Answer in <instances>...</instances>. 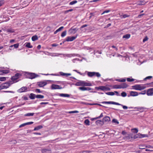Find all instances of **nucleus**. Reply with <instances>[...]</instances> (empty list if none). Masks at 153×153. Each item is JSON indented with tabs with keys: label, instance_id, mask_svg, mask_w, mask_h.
Here are the masks:
<instances>
[{
	"label": "nucleus",
	"instance_id": "nucleus-1",
	"mask_svg": "<svg viewBox=\"0 0 153 153\" xmlns=\"http://www.w3.org/2000/svg\"><path fill=\"white\" fill-rule=\"evenodd\" d=\"M148 137V136L147 134H141L140 133H138L134 135L133 136V139L137 138H142L144 137Z\"/></svg>",
	"mask_w": 153,
	"mask_h": 153
},
{
	"label": "nucleus",
	"instance_id": "nucleus-2",
	"mask_svg": "<svg viewBox=\"0 0 153 153\" xmlns=\"http://www.w3.org/2000/svg\"><path fill=\"white\" fill-rule=\"evenodd\" d=\"M132 87L136 90H138L140 91L143 90L146 88V87L143 86H141L140 85H137L133 86Z\"/></svg>",
	"mask_w": 153,
	"mask_h": 153
},
{
	"label": "nucleus",
	"instance_id": "nucleus-3",
	"mask_svg": "<svg viewBox=\"0 0 153 153\" xmlns=\"http://www.w3.org/2000/svg\"><path fill=\"white\" fill-rule=\"evenodd\" d=\"M62 87L59 85L52 84L51 86V89H62Z\"/></svg>",
	"mask_w": 153,
	"mask_h": 153
},
{
	"label": "nucleus",
	"instance_id": "nucleus-4",
	"mask_svg": "<svg viewBox=\"0 0 153 153\" xmlns=\"http://www.w3.org/2000/svg\"><path fill=\"white\" fill-rule=\"evenodd\" d=\"M77 36H73L71 37L70 36L67 37L66 38L65 41L67 42L72 41L75 39Z\"/></svg>",
	"mask_w": 153,
	"mask_h": 153
},
{
	"label": "nucleus",
	"instance_id": "nucleus-5",
	"mask_svg": "<svg viewBox=\"0 0 153 153\" xmlns=\"http://www.w3.org/2000/svg\"><path fill=\"white\" fill-rule=\"evenodd\" d=\"M147 94L148 96H152L153 94V88H151L147 90Z\"/></svg>",
	"mask_w": 153,
	"mask_h": 153
},
{
	"label": "nucleus",
	"instance_id": "nucleus-6",
	"mask_svg": "<svg viewBox=\"0 0 153 153\" xmlns=\"http://www.w3.org/2000/svg\"><path fill=\"white\" fill-rule=\"evenodd\" d=\"M47 84L46 82L43 81L37 82V85L40 87H43L45 85Z\"/></svg>",
	"mask_w": 153,
	"mask_h": 153
},
{
	"label": "nucleus",
	"instance_id": "nucleus-7",
	"mask_svg": "<svg viewBox=\"0 0 153 153\" xmlns=\"http://www.w3.org/2000/svg\"><path fill=\"white\" fill-rule=\"evenodd\" d=\"M102 103H105L107 104H114L116 105H120V104L118 103L112 101H109V102H102Z\"/></svg>",
	"mask_w": 153,
	"mask_h": 153
},
{
	"label": "nucleus",
	"instance_id": "nucleus-8",
	"mask_svg": "<svg viewBox=\"0 0 153 153\" xmlns=\"http://www.w3.org/2000/svg\"><path fill=\"white\" fill-rule=\"evenodd\" d=\"M77 30L76 28H73L72 27L69 30L68 32L70 34H74L76 32Z\"/></svg>",
	"mask_w": 153,
	"mask_h": 153
},
{
	"label": "nucleus",
	"instance_id": "nucleus-9",
	"mask_svg": "<svg viewBox=\"0 0 153 153\" xmlns=\"http://www.w3.org/2000/svg\"><path fill=\"white\" fill-rule=\"evenodd\" d=\"M28 76V77L31 79L34 78L37 76L34 73H30Z\"/></svg>",
	"mask_w": 153,
	"mask_h": 153
},
{
	"label": "nucleus",
	"instance_id": "nucleus-10",
	"mask_svg": "<svg viewBox=\"0 0 153 153\" xmlns=\"http://www.w3.org/2000/svg\"><path fill=\"white\" fill-rule=\"evenodd\" d=\"M27 90V88L26 87H23L19 89L18 91L20 93H22L26 91Z\"/></svg>",
	"mask_w": 153,
	"mask_h": 153
},
{
	"label": "nucleus",
	"instance_id": "nucleus-11",
	"mask_svg": "<svg viewBox=\"0 0 153 153\" xmlns=\"http://www.w3.org/2000/svg\"><path fill=\"white\" fill-rule=\"evenodd\" d=\"M124 139L126 140H129L131 139H133V134H128L127 136H126L124 137Z\"/></svg>",
	"mask_w": 153,
	"mask_h": 153
},
{
	"label": "nucleus",
	"instance_id": "nucleus-12",
	"mask_svg": "<svg viewBox=\"0 0 153 153\" xmlns=\"http://www.w3.org/2000/svg\"><path fill=\"white\" fill-rule=\"evenodd\" d=\"M103 123L108 122L110 120V118L108 116H106L105 117L102 119Z\"/></svg>",
	"mask_w": 153,
	"mask_h": 153
},
{
	"label": "nucleus",
	"instance_id": "nucleus-13",
	"mask_svg": "<svg viewBox=\"0 0 153 153\" xmlns=\"http://www.w3.org/2000/svg\"><path fill=\"white\" fill-rule=\"evenodd\" d=\"M96 124L97 125L102 126L104 124L102 120H97L96 122Z\"/></svg>",
	"mask_w": 153,
	"mask_h": 153
},
{
	"label": "nucleus",
	"instance_id": "nucleus-14",
	"mask_svg": "<svg viewBox=\"0 0 153 153\" xmlns=\"http://www.w3.org/2000/svg\"><path fill=\"white\" fill-rule=\"evenodd\" d=\"M79 89L82 91L88 90L90 91L91 90V88L89 87H80L79 88Z\"/></svg>",
	"mask_w": 153,
	"mask_h": 153
},
{
	"label": "nucleus",
	"instance_id": "nucleus-15",
	"mask_svg": "<svg viewBox=\"0 0 153 153\" xmlns=\"http://www.w3.org/2000/svg\"><path fill=\"white\" fill-rule=\"evenodd\" d=\"M130 95L131 96H136L138 95V93L137 92L131 91L130 92Z\"/></svg>",
	"mask_w": 153,
	"mask_h": 153
},
{
	"label": "nucleus",
	"instance_id": "nucleus-16",
	"mask_svg": "<svg viewBox=\"0 0 153 153\" xmlns=\"http://www.w3.org/2000/svg\"><path fill=\"white\" fill-rule=\"evenodd\" d=\"M42 153H51V151L50 150L47 149H43L42 150Z\"/></svg>",
	"mask_w": 153,
	"mask_h": 153
},
{
	"label": "nucleus",
	"instance_id": "nucleus-17",
	"mask_svg": "<svg viewBox=\"0 0 153 153\" xmlns=\"http://www.w3.org/2000/svg\"><path fill=\"white\" fill-rule=\"evenodd\" d=\"M94 72H88L87 75L90 77H92L94 76Z\"/></svg>",
	"mask_w": 153,
	"mask_h": 153
},
{
	"label": "nucleus",
	"instance_id": "nucleus-18",
	"mask_svg": "<svg viewBox=\"0 0 153 153\" xmlns=\"http://www.w3.org/2000/svg\"><path fill=\"white\" fill-rule=\"evenodd\" d=\"M83 81H80L77 82L75 83V85L77 86H83Z\"/></svg>",
	"mask_w": 153,
	"mask_h": 153
},
{
	"label": "nucleus",
	"instance_id": "nucleus-19",
	"mask_svg": "<svg viewBox=\"0 0 153 153\" xmlns=\"http://www.w3.org/2000/svg\"><path fill=\"white\" fill-rule=\"evenodd\" d=\"M36 95L34 94L31 93L30 94V95L29 96L30 98L32 100H33L35 99V98H36Z\"/></svg>",
	"mask_w": 153,
	"mask_h": 153
},
{
	"label": "nucleus",
	"instance_id": "nucleus-20",
	"mask_svg": "<svg viewBox=\"0 0 153 153\" xmlns=\"http://www.w3.org/2000/svg\"><path fill=\"white\" fill-rule=\"evenodd\" d=\"M59 95L62 97H69L70 96L69 94H59Z\"/></svg>",
	"mask_w": 153,
	"mask_h": 153
},
{
	"label": "nucleus",
	"instance_id": "nucleus-21",
	"mask_svg": "<svg viewBox=\"0 0 153 153\" xmlns=\"http://www.w3.org/2000/svg\"><path fill=\"white\" fill-rule=\"evenodd\" d=\"M13 83H12L11 81H10L9 82L4 83V85H5V86H7V88H8L11 85V84H12Z\"/></svg>",
	"mask_w": 153,
	"mask_h": 153
},
{
	"label": "nucleus",
	"instance_id": "nucleus-22",
	"mask_svg": "<svg viewBox=\"0 0 153 153\" xmlns=\"http://www.w3.org/2000/svg\"><path fill=\"white\" fill-rule=\"evenodd\" d=\"M144 0H143L142 1H139L137 2V4L140 5H144L146 3V2L144 4L142 3H144Z\"/></svg>",
	"mask_w": 153,
	"mask_h": 153
},
{
	"label": "nucleus",
	"instance_id": "nucleus-23",
	"mask_svg": "<svg viewBox=\"0 0 153 153\" xmlns=\"http://www.w3.org/2000/svg\"><path fill=\"white\" fill-rule=\"evenodd\" d=\"M121 88H126L128 86V85L126 83H123L120 85Z\"/></svg>",
	"mask_w": 153,
	"mask_h": 153
},
{
	"label": "nucleus",
	"instance_id": "nucleus-24",
	"mask_svg": "<svg viewBox=\"0 0 153 153\" xmlns=\"http://www.w3.org/2000/svg\"><path fill=\"white\" fill-rule=\"evenodd\" d=\"M43 128V126L42 125H39L35 127L34 129V131L38 130Z\"/></svg>",
	"mask_w": 153,
	"mask_h": 153
},
{
	"label": "nucleus",
	"instance_id": "nucleus-25",
	"mask_svg": "<svg viewBox=\"0 0 153 153\" xmlns=\"http://www.w3.org/2000/svg\"><path fill=\"white\" fill-rule=\"evenodd\" d=\"M83 86H91L92 85L91 84L89 83L85 82L83 81Z\"/></svg>",
	"mask_w": 153,
	"mask_h": 153
},
{
	"label": "nucleus",
	"instance_id": "nucleus-26",
	"mask_svg": "<svg viewBox=\"0 0 153 153\" xmlns=\"http://www.w3.org/2000/svg\"><path fill=\"white\" fill-rule=\"evenodd\" d=\"M130 35L129 34H127L124 35L123 38H125L126 39L129 38L130 37Z\"/></svg>",
	"mask_w": 153,
	"mask_h": 153
},
{
	"label": "nucleus",
	"instance_id": "nucleus-27",
	"mask_svg": "<svg viewBox=\"0 0 153 153\" xmlns=\"http://www.w3.org/2000/svg\"><path fill=\"white\" fill-rule=\"evenodd\" d=\"M7 86H5V85L3 84H1L0 86V90L2 89L7 88Z\"/></svg>",
	"mask_w": 153,
	"mask_h": 153
},
{
	"label": "nucleus",
	"instance_id": "nucleus-28",
	"mask_svg": "<svg viewBox=\"0 0 153 153\" xmlns=\"http://www.w3.org/2000/svg\"><path fill=\"white\" fill-rule=\"evenodd\" d=\"M38 39V37L37 36L35 35L33 36L32 37V40L33 41H34Z\"/></svg>",
	"mask_w": 153,
	"mask_h": 153
},
{
	"label": "nucleus",
	"instance_id": "nucleus-29",
	"mask_svg": "<svg viewBox=\"0 0 153 153\" xmlns=\"http://www.w3.org/2000/svg\"><path fill=\"white\" fill-rule=\"evenodd\" d=\"M44 97L43 95L38 94L36 95V98L38 99H43Z\"/></svg>",
	"mask_w": 153,
	"mask_h": 153
},
{
	"label": "nucleus",
	"instance_id": "nucleus-30",
	"mask_svg": "<svg viewBox=\"0 0 153 153\" xmlns=\"http://www.w3.org/2000/svg\"><path fill=\"white\" fill-rule=\"evenodd\" d=\"M106 86H100L98 87V89H100L102 91L105 90Z\"/></svg>",
	"mask_w": 153,
	"mask_h": 153
},
{
	"label": "nucleus",
	"instance_id": "nucleus-31",
	"mask_svg": "<svg viewBox=\"0 0 153 153\" xmlns=\"http://www.w3.org/2000/svg\"><path fill=\"white\" fill-rule=\"evenodd\" d=\"M61 74L62 76H68L71 75V74L70 73H65L63 72H61Z\"/></svg>",
	"mask_w": 153,
	"mask_h": 153
},
{
	"label": "nucleus",
	"instance_id": "nucleus-32",
	"mask_svg": "<svg viewBox=\"0 0 153 153\" xmlns=\"http://www.w3.org/2000/svg\"><path fill=\"white\" fill-rule=\"evenodd\" d=\"M131 131H132L134 133H137L138 132V129L137 128H134L131 129Z\"/></svg>",
	"mask_w": 153,
	"mask_h": 153
},
{
	"label": "nucleus",
	"instance_id": "nucleus-33",
	"mask_svg": "<svg viewBox=\"0 0 153 153\" xmlns=\"http://www.w3.org/2000/svg\"><path fill=\"white\" fill-rule=\"evenodd\" d=\"M25 46L29 48H31L33 47L32 46L30 45V42L27 43Z\"/></svg>",
	"mask_w": 153,
	"mask_h": 153
},
{
	"label": "nucleus",
	"instance_id": "nucleus-34",
	"mask_svg": "<svg viewBox=\"0 0 153 153\" xmlns=\"http://www.w3.org/2000/svg\"><path fill=\"white\" fill-rule=\"evenodd\" d=\"M113 87L114 88H121L120 85H115L113 86Z\"/></svg>",
	"mask_w": 153,
	"mask_h": 153
},
{
	"label": "nucleus",
	"instance_id": "nucleus-35",
	"mask_svg": "<svg viewBox=\"0 0 153 153\" xmlns=\"http://www.w3.org/2000/svg\"><path fill=\"white\" fill-rule=\"evenodd\" d=\"M19 44H16L13 45H11L10 46V48H12L13 47H14L15 48H17L19 46Z\"/></svg>",
	"mask_w": 153,
	"mask_h": 153
},
{
	"label": "nucleus",
	"instance_id": "nucleus-36",
	"mask_svg": "<svg viewBox=\"0 0 153 153\" xmlns=\"http://www.w3.org/2000/svg\"><path fill=\"white\" fill-rule=\"evenodd\" d=\"M105 94L108 95H114V92H110L105 93Z\"/></svg>",
	"mask_w": 153,
	"mask_h": 153
},
{
	"label": "nucleus",
	"instance_id": "nucleus-37",
	"mask_svg": "<svg viewBox=\"0 0 153 153\" xmlns=\"http://www.w3.org/2000/svg\"><path fill=\"white\" fill-rule=\"evenodd\" d=\"M67 31L66 30H65L63 32L61 35V36L62 37L65 36L66 34Z\"/></svg>",
	"mask_w": 153,
	"mask_h": 153
},
{
	"label": "nucleus",
	"instance_id": "nucleus-38",
	"mask_svg": "<svg viewBox=\"0 0 153 153\" xmlns=\"http://www.w3.org/2000/svg\"><path fill=\"white\" fill-rule=\"evenodd\" d=\"M89 123H90V121H89V120L88 119L85 120L84 121L85 123V124L87 125H90Z\"/></svg>",
	"mask_w": 153,
	"mask_h": 153
},
{
	"label": "nucleus",
	"instance_id": "nucleus-39",
	"mask_svg": "<svg viewBox=\"0 0 153 153\" xmlns=\"http://www.w3.org/2000/svg\"><path fill=\"white\" fill-rule=\"evenodd\" d=\"M18 79V78L16 77H15V76H13L11 78V79L14 82Z\"/></svg>",
	"mask_w": 153,
	"mask_h": 153
},
{
	"label": "nucleus",
	"instance_id": "nucleus-40",
	"mask_svg": "<svg viewBox=\"0 0 153 153\" xmlns=\"http://www.w3.org/2000/svg\"><path fill=\"white\" fill-rule=\"evenodd\" d=\"M34 114V113H28L25 115V116H32Z\"/></svg>",
	"mask_w": 153,
	"mask_h": 153
},
{
	"label": "nucleus",
	"instance_id": "nucleus-41",
	"mask_svg": "<svg viewBox=\"0 0 153 153\" xmlns=\"http://www.w3.org/2000/svg\"><path fill=\"white\" fill-rule=\"evenodd\" d=\"M94 76H96L98 77H100L101 76L100 74L98 72H95Z\"/></svg>",
	"mask_w": 153,
	"mask_h": 153
},
{
	"label": "nucleus",
	"instance_id": "nucleus-42",
	"mask_svg": "<svg viewBox=\"0 0 153 153\" xmlns=\"http://www.w3.org/2000/svg\"><path fill=\"white\" fill-rule=\"evenodd\" d=\"M121 96L123 97H125L127 96V94L125 92H123L121 93Z\"/></svg>",
	"mask_w": 153,
	"mask_h": 153
},
{
	"label": "nucleus",
	"instance_id": "nucleus-43",
	"mask_svg": "<svg viewBox=\"0 0 153 153\" xmlns=\"http://www.w3.org/2000/svg\"><path fill=\"white\" fill-rule=\"evenodd\" d=\"M6 80V77H0V81H4Z\"/></svg>",
	"mask_w": 153,
	"mask_h": 153
},
{
	"label": "nucleus",
	"instance_id": "nucleus-44",
	"mask_svg": "<svg viewBox=\"0 0 153 153\" xmlns=\"http://www.w3.org/2000/svg\"><path fill=\"white\" fill-rule=\"evenodd\" d=\"M112 122L113 123H114L116 124H118L119 123V122L117 121V120L116 119H113L112 120Z\"/></svg>",
	"mask_w": 153,
	"mask_h": 153
},
{
	"label": "nucleus",
	"instance_id": "nucleus-45",
	"mask_svg": "<svg viewBox=\"0 0 153 153\" xmlns=\"http://www.w3.org/2000/svg\"><path fill=\"white\" fill-rule=\"evenodd\" d=\"M77 1L76 0L74 1H73L70 2V3L69 4H70V5H72L74 4H75L77 3Z\"/></svg>",
	"mask_w": 153,
	"mask_h": 153
},
{
	"label": "nucleus",
	"instance_id": "nucleus-46",
	"mask_svg": "<svg viewBox=\"0 0 153 153\" xmlns=\"http://www.w3.org/2000/svg\"><path fill=\"white\" fill-rule=\"evenodd\" d=\"M134 109H137L138 110H142L144 109V108L143 107H135L134 108Z\"/></svg>",
	"mask_w": 153,
	"mask_h": 153
},
{
	"label": "nucleus",
	"instance_id": "nucleus-47",
	"mask_svg": "<svg viewBox=\"0 0 153 153\" xmlns=\"http://www.w3.org/2000/svg\"><path fill=\"white\" fill-rule=\"evenodd\" d=\"M152 76H148L146 77L144 79V80H146L147 79H151V78H152Z\"/></svg>",
	"mask_w": 153,
	"mask_h": 153
},
{
	"label": "nucleus",
	"instance_id": "nucleus-48",
	"mask_svg": "<svg viewBox=\"0 0 153 153\" xmlns=\"http://www.w3.org/2000/svg\"><path fill=\"white\" fill-rule=\"evenodd\" d=\"M1 72L3 74H7L8 73L9 71L7 70H2L1 71Z\"/></svg>",
	"mask_w": 153,
	"mask_h": 153
},
{
	"label": "nucleus",
	"instance_id": "nucleus-49",
	"mask_svg": "<svg viewBox=\"0 0 153 153\" xmlns=\"http://www.w3.org/2000/svg\"><path fill=\"white\" fill-rule=\"evenodd\" d=\"M121 105V106H122L123 108L124 109H128V107L127 106H125V105H122L121 104H120V105Z\"/></svg>",
	"mask_w": 153,
	"mask_h": 153
},
{
	"label": "nucleus",
	"instance_id": "nucleus-50",
	"mask_svg": "<svg viewBox=\"0 0 153 153\" xmlns=\"http://www.w3.org/2000/svg\"><path fill=\"white\" fill-rule=\"evenodd\" d=\"M127 80L128 82H132L134 80V79H131L130 78H127Z\"/></svg>",
	"mask_w": 153,
	"mask_h": 153
},
{
	"label": "nucleus",
	"instance_id": "nucleus-51",
	"mask_svg": "<svg viewBox=\"0 0 153 153\" xmlns=\"http://www.w3.org/2000/svg\"><path fill=\"white\" fill-rule=\"evenodd\" d=\"M21 75V74L19 73H16L15 74L14 76H15V77H16L19 78V77Z\"/></svg>",
	"mask_w": 153,
	"mask_h": 153
},
{
	"label": "nucleus",
	"instance_id": "nucleus-52",
	"mask_svg": "<svg viewBox=\"0 0 153 153\" xmlns=\"http://www.w3.org/2000/svg\"><path fill=\"white\" fill-rule=\"evenodd\" d=\"M145 85L152 86V85H153V82L151 83H147L145 84Z\"/></svg>",
	"mask_w": 153,
	"mask_h": 153
},
{
	"label": "nucleus",
	"instance_id": "nucleus-53",
	"mask_svg": "<svg viewBox=\"0 0 153 153\" xmlns=\"http://www.w3.org/2000/svg\"><path fill=\"white\" fill-rule=\"evenodd\" d=\"M78 112H79V111H69V113H78Z\"/></svg>",
	"mask_w": 153,
	"mask_h": 153
},
{
	"label": "nucleus",
	"instance_id": "nucleus-54",
	"mask_svg": "<svg viewBox=\"0 0 153 153\" xmlns=\"http://www.w3.org/2000/svg\"><path fill=\"white\" fill-rule=\"evenodd\" d=\"M35 91L37 93H40L41 92V91H40V90L39 89H36L35 90Z\"/></svg>",
	"mask_w": 153,
	"mask_h": 153
},
{
	"label": "nucleus",
	"instance_id": "nucleus-55",
	"mask_svg": "<svg viewBox=\"0 0 153 153\" xmlns=\"http://www.w3.org/2000/svg\"><path fill=\"white\" fill-rule=\"evenodd\" d=\"M64 28L63 26H62L59 27V29H57V30L58 31V32L60 31H61L63 28Z\"/></svg>",
	"mask_w": 153,
	"mask_h": 153
},
{
	"label": "nucleus",
	"instance_id": "nucleus-56",
	"mask_svg": "<svg viewBox=\"0 0 153 153\" xmlns=\"http://www.w3.org/2000/svg\"><path fill=\"white\" fill-rule=\"evenodd\" d=\"M64 28L63 26H62L59 27V29H57V30L58 31V32L60 31H61L63 28Z\"/></svg>",
	"mask_w": 153,
	"mask_h": 153
},
{
	"label": "nucleus",
	"instance_id": "nucleus-57",
	"mask_svg": "<svg viewBox=\"0 0 153 153\" xmlns=\"http://www.w3.org/2000/svg\"><path fill=\"white\" fill-rule=\"evenodd\" d=\"M148 38L147 36L143 40V42H144L146 41H147L148 39Z\"/></svg>",
	"mask_w": 153,
	"mask_h": 153
},
{
	"label": "nucleus",
	"instance_id": "nucleus-58",
	"mask_svg": "<svg viewBox=\"0 0 153 153\" xmlns=\"http://www.w3.org/2000/svg\"><path fill=\"white\" fill-rule=\"evenodd\" d=\"M122 16H123V18H125L127 17H129V16L128 15H127V14H124V15Z\"/></svg>",
	"mask_w": 153,
	"mask_h": 153
},
{
	"label": "nucleus",
	"instance_id": "nucleus-59",
	"mask_svg": "<svg viewBox=\"0 0 153 153\" xmlns=\"http://www.w3.org/2000/svg\"><path fill=\"white\" fill-rule=\"evenodd\" d=\"M4 1L3 0L0 1V7L4 3Z\"/></svg>",
	"mask_w": 153,
	"mask_h": 153
},
{
	"label": "nucleus",
	"instance_id": "nucleus-60",
	"mask_svg": "<svg viewBox=\"0 0 153 153\" xmlns=\"http://www.w3.org/2000/svg\"><path fill=\"white\" fill-rule=\"evenodd\" d=\"M25 126H26V123H23V124L19 126V128H21V127H23Z\"/></svg>",
	"mask_w": 153,
	"mask_h": 153
},
{
	"label": "nucleus",
	"instance_id": "nucleus-61",
	"mask_svg": "<svg viewBox=\"0 0 153 153\" xmlns=\"http://www.w3.org/2000/svg\"><path fill=\"white\" fill-rule=\"evenodd\" d=\"M25 123L26 124V125H30V124H32L33 123V122H29L26 123Z\"/></svg>",
	"mask_w": 153,
	"mask_h": 153
},
{
	"label": "nucleus",
	"instance_id": "nucleus-62",
	"mask_svg": "<svg viewBox=\"0 0 153 153\" xmlns=\"http://www.w3.org/2000/svg\"><path fill=\"white\" fill-rule=\"evenodd\" d=\"M110 11V10H106L105 11H104V12L102 13V15L103 14L105 13H108V12H109Z\"/></svg>",
	"mask_w": 153,
	"mask_h": 153
},
{
	"label": "nucleus",
	"instance_id": "nucleus-63",
	"mask_svg": "<svg viewBox=\"0 0 153 153\" xmlns=\"http://www.w3.org/2000/svg\"><path fill=\"white\" fill-rule=\"evenodd\" d=\"M144 15H145V14H144V13H143V14H140L138 16V18H140L141 17L143 16Z\"/></svg>",
	"mask_w": 153,
	"mask_h": 153
},
{
	"label": "nucleus",
	"instance_id": "nucleus-64",
	"mask_svg": "<svg viewBox=\"0 0 153 153\" xmlns=\"http://www.w3.org/2000/svg\"><path fill=\"white\" fill-rule=\"evenodd\" d=\"M11 142L12 143H13L14 144H15L16 143H17V141L16 140H12Z\"/></svg>",
	"mask_w": 153,
	"mask_h": 153
}]
</instances>
